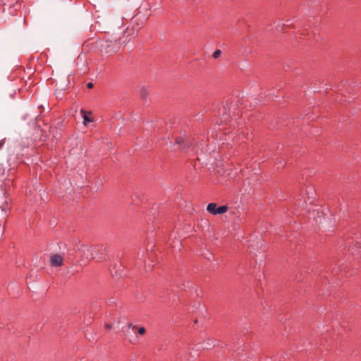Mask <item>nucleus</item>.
I'll list each match as a JSON object with an SVG mask.
<instances>
[{
	"instance_id": "obj_2",
	"label": "nucleus",
	"mask_w": 361,
	"mask_h": 361,
	"mask_svg": "<svg viewBox=\"0 0 361 361\" xmlns=\"http://www.w3.org/2000/svg\"><path fill=\"white\" fill-rule=\"evenodd\" d=\"M228 209L226 205L217 207L216 203H209L207 207V212L213 215L224 214L228 211Z\"/></svg>"
},
{
	"instance_id": "obj_9",
	"label": "nucleus",
	"mask_w": 361,
	"mask_h": 361,
	"mask_svg": "<svg viewBox=\"0 0 361 361\" xmlns=\"http://www.w3.org/2000/svg\"><path fill=\"white\" fill-rule=\"evenodd\" d=\"M140 95L143 98L146 97L147 95V90L146 88H145V87H142L140 90Z\"/></svg>"
},
{
	"instance_id": "obj_6",
	"label": "nucleus",
	"mask_w": 361,
	"mask_h": 361,
	"mask_svg": "<svg viewBox=\"0 0 361 361\" xmlns=\"http://www.w3.org/2000/svg\"><path fill=\"white\" fill-rule=\"evenodd\" d=\"M176 144L178 145H184V146L183 147V148H185L186 147H189V142L187 141L185 142L184 138L181 137H176Z\"/></svg>"
},
{
	"instance_id": "obj_5",
	"label": "nucleus",
	"mask_w": 361,
	"mask_h": 361,
	"mask_svg": "<svg viewBox=\"0 0 361 361\" xmlns=\"http://www.w3.org/2000/svg\"><path fill=\"white\" fill-rule=\"evenodd\" d=\"M80 252L84 255H88V253H90V255L92 256L91 257L94 258L92 249L86 245L81 246Z\"/></svg>"
},
{
	"instance_id": "obj_10",
	"label": "nucleus",
	"mask_w": 361,
	"mask_h": 361,
	"mask_svg": "<svg viewBox=\"0 0 361 361\" xmlns=\"http://www.w3.org/2000/svg\"><path fill=\"white\" fill-rule=\"evenodd\" d=\"M221 54V50L216 49L212 54L213 58L218 59Z\"/></svg>"
},
{
	"instance_id": "obj_14",
	"label": "nucleus",
	"mask_w": 361,
	"mask_h": 361,
	"mask_svg": "<svg viewBox=\"0 0 361 361\" xmlns=\"http://www.w3.org/2000/svg\"><path fill=\"white\" fill-rule=\"evenodd\" d=\"M105 326L106 329H110L111 327L110 324H106Z\"/></svg>"
},
{
	"instance_id": "obj_4",
	"label": "nucleus",
	"mask_w": 361,
	"mask_h": 361,
	"mask_svg": "<svg viewBox=\"0 0 361 361\" xmlns=\"http://www.w3.org/2000/svg\"><path fill=\"white\" fill-rule=\"evenodd\" d=\"M119 49V46L118 44H114L111 46L110 45H107L106 47V53H108V54H114V53H116L118 51Z\"/></svg>"
},
{
	"instance_id": "obj_8",
	"label": "nucleus",
	"mask_w": 361,
	"mask_h": 361,
	"mask_svg": "<svg viewBox=\"0 0 361 361\" xmlns=\"http://www.w3.org/2000/svg\"><path fill=\"white\" fill-rule=\"evenodd\" d=\"M216 341L214 339H208V341H205L204 347L209 348L211 345H215Z\"/></svg>"
},
{
	"instance_id": "obj_3",
	"label": "nucleus",
	"mask_w": 361,
	"mask_h": 361,
	"mask_svg": "<svg viewBox=\"0 0 361 361\" xmlns=\"http://www.w3.org/2000/svg\"><path fill=\"white\" fill-rule=\"evenodd\" d=\"M63 257L58 254L54 255L50 258L51 264L54 267H60L63 265Z\"/></svg>"
},
{
	"instance_id": "obj_7",
	"label": "nucleus",
	"mask_w": 361,
	"mask_h": 361,
	"mask_svg": "<svg viewBox=\"0 0 361 361\" xmlns=\"http://www.w3.org/2000/svg\"><path fill=\"white\" fill-rule=\"evenodd\" d=\"M81 114H82V118H83V123L85 125L87 124V122H90V121H92V120L91 118H90L87 114H91V111H89V112H86L85 110L82 109L81 110Z\"/></svg>"
},
{
	"instance_id": "obj_13",
	"label": "nucleus",
	"mask_w": 361,
	"mask_h": 361,
	"mask_svg": "<svg viewBox=\"0 0 361 361\" xmlns=\"http://www.w3.org/2000/svg\"><path fill=\"white\" fill-rule=\"evenodd\" d=\"M129 327H132L133 329H135V326H133L132 324H128Z\"/></svg>"
},
{
	"instance_id": "obj_12",
	"label": "nucleus",
	"mask_w": 361,
	"mask_h": 361,
	"mask_svg": "<svg viewBox=\"0 0 361 361\" xmlns=\"http://www.w3.org/2000/svg\"><path fill=\"white\" fill-rule=\"evenodd\" d=\"M93 86H94V85H93V83H92V82H89V83H87V88H89V89L92 88V87H93Z\"/></svg>"
},
{
	"instance_id": "obj_11",
	"label": "nucleus",
	"mask_w": 361,
	"mask_h": 361,
	"mask_svg": "<svg viewBox=\"0 0 361 361\" xmlns=\"http://www.w3.org/2000/svg\"><path fill=\"white\" fill-rule=\"evenodd\" d=\"M145 331H145V329L144 327H140V328L138 329V333H139L140 335H143V334H145Z\"/></svg>"
},
{
	"instance_id": "obj_1",
	"label": "nucleus",
	"mask_w": 361,
	"mask_h": 361,
	"mask_svg": "<svg viewBox=\"0 0 361 361\" xmlns=\"http://www.w3.org/2000/svg\"><path fill=\"white\" fill-rule=\"evenodd\" d=\"M231 103L228 101L223 102L219 107V125L227 124L230 121V115L228 112L231 109Z\"/></svg>"
}]
</instances>
